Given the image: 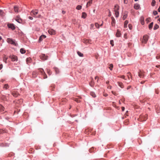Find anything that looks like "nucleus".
Masks as SVG:
<instances>
[{"mask_svg":"<svg viewBox=\"0 0 160 160\" xmlns=\"http://www.w3.org/2000/svg\"><path fill=\"white\" fill-rule=\"evenodd\" d=\"M119 9V6L118 5H115L114 6V12L116 17H118L119 16V12L118 10Z\"/></svg>","mask_w":160,"mask_h":160,"instance_id":"1","label":"nucleus"},{"mask_svg":"<svg viewBox=\"0 0 160 160\" xmlns=\"http://www.w3.org/2000/svg\"><path fill=\"white\" fill-rule=\"evenodd\" d=\"M7 42L9 43H11L15 46L16 45V44L15 42L11 38H8L7 39Z\"/></svg>","mask_w":160,"mask_h":160,"instance_id":"2","label":"nucleus"},{"mask_svg":"<svg viewBox=\"0 0 160 160\" xmlns=\"http://www.w3.org/2000/svg\"><path fill=\"white\" fill-rule=\"evenodd\" d=\"M148 37L147 35H145L143 36V40L142 41V43H146L148 40Z\"/></svg>","mask_w":160,"mask_h":160,"instance_id":"3","label":"nucleus"},{"mask_svg":"<svg viewBox=\"0 0 160 160\" xmlns=\"http://www.w3.org/2000/svg\"><path fill=\"white\" fill-rule=\"evenodd\" d=\"M9 58L12 59V61H17L18 60V58L15 56H10Z\"/></svg>","mask_w":160,"mask_h":160,"instance_id":"4","label":"nucleus"},{"mask_svg":"<svg viewBox=\"0 0 160 160\" xmlns=\"http://www.w3.org/2000/svg\"><path fill=\"white\" fill-rule=\"evenodd\" d=\"M49 33L51 35H55L56 33V31L54 30L51 29H49L48 31Z\"/></svg>","mask_w":160,"mask_h":160,"instance_id":"5","label":"nucleus"},{"mask_svg":"<svg viewBox=\"0 0 160 160\" xmlns=\"http://www.w3.org/2000/svg\"><path fill=\"white\" fill-rule=\"evenodd\" d=\"M41 58L43 60H46L48 58V57L45 54H42L40 56Z\"/></svg>","mask_w":160,"mask_h":160,"instance_id":"6","label":"nucleus"},{"mask_svg":"<svg viewBox=\"0 0 160 160\" xmlns=\"http://www.w3.org/2000/svg\"><path fill=\"white\" fill-rule=\"evenodd\" d=\"M46 38V36H45V35H41L39 37V39L38 40L39 42H41V41H42L43 40V39L45 38Z\"/></svg>","mask_w":160,"mask_h":160,"instance_id":"7","label":"nucleus"},{"mask_svg":"<svg viewBox=\"0 0 160 160\" xmlns=\"http://www.w3.org/2000/svg\"><path fill=\"white\" fill-rule=\"evenodd\" d=\"M8 26L9 28L12 29L13 30L15 29V26L13 24H8Z\"/></svg>","mask_w":160,"mask_h":160,"instance_id":"8","label":"nucleus"},{"mask_svg":"<svg viewBox=\"0 0 160 160\" xmlns=\"http://www.w3.org/2000/svg\"><path fill=\"white\" fill-rule=\"evenodd\" d=\"M121 34L120 32V31L119 30H118L116 34V36L117 37H119L121 36Z\"/></svg>","mask_w":160,"mask_h":160,"instance_id":"9","label":"nucleus"},{"mask_svg":"<svg viewBox=\"0 0 160 160\" xmlns=\"http://www.w3.org/2000/svg\"><path fill=\"white\" fill-rule=\"evenodd\" d=\"M140 22L141 24L142 25H143L144 24V18L143 17H141L140 18Z\"/></svg>","mask_w":160,"mask_h":160,"instance_id":"10","label":"nucleus"},{"mask_svg":"<svg viewBox=\"0 0 160 160\" xmlns=\"http://www.w3.org/2000/svg\"><path fill=\"white\" fill-rule=\"evenodd\" d=\"M16 21L19 23H22V20L20 18L17 17L16 19Z\"/></svg>","mask_w":160,"mask_h":160,"instance_id":"11","label":"nucleus"},{"mask_svg":"<svg viewBox=\"0 0 160 160\" xmlns=\"http://www.w3.org/2000/svg\"><path fill=\"white\" fill-rule=\"evenodd\" d=\"M112 19V26H114L115 24V20L113 17H111Z\"/></svg>","mask_w":160,"mask_h":160,"instance_id":"12","label":"nucleus"},{"mask_svg":"<svg viewBox=\"0 0 160 160\" xmlns=\"http://www.w3.org/2000/svg\"><path fill=\"white\" fill-rule=\"evenodd\" d=\"M8 59V57L6 56V55H4V56L3 58V61L5 62V63H7V60Z\"/></svg>","mask_w":160,"mask_h":160,"instance_id":"13","label":"nucleus"},{"mask_svg":"<svg viewBox=\"0 0 160 160\" xmlns=\"http://www.w3.org/2000/svg\"><path fill=\"white\" fill-rule=\"evenodd\" d=\"M140 6L138 4H135L134 6V8L136 9H138L139 8Z\"/></svg>","mask_w":160,"mask_h":160,"instance_id":"14","label":"nucleus"},{"mask_svg":"<svg viewBox=\"0 0 160 160\" xmlns=\"http://www.w3.org/2000/svg\"><path fill=\"white\" fill-rule=\"evenodd\" d=\"M87 16V14L86 13L84 12H83L82 13V18H85Z\"/></svg>","mask_w":160,"mask_h":160,"instance_id":"15","label":"nucleus"},{"mask_svg":"<svg viewBox=\"0 0 160 160\" xmlns=\"http://www.w3.org/2000/svg\"><path fill=\"white\" fill-rule=\"evenodd\" d=\"M128 23V20H126L124 22V28H126L127 27V25Z\"/></svg>","mask_w":160,"mask_h":160,"instance_id":"16","label":"nucleus"},{"mask_svg":"<svg viewBox=\"0 0 160 160\" xmlns=\"http://www.w3.org/2000/svg\"><path fill=\"white\" fill-rule=\"evenodd\" d=\"M18 7L17 6H14V11H15V12H18Z\"/></svg>","mask_w":160,"mask_h":160,"instance_id":"17","label":"nucleus"},{"mask_svg":"<svg viewBox=\"0 0 160 160\" xmlns=\"http://www.w3.org/2000/svg\"><path fill=\"white\" fill-rule=\"evenodd\" d=\"M20 52L22 54L25 53L26 52V51L23 48H21L20 50Z\"/></svg>","mask_w":160,"mask_h":160,"instance_id":"18","label":"nucleus"},{"mask_svg":"<svg viewBox=\"0 0 160 160\" xmlns=\"http://www.w3.org/2000/svg\"><path fill=\"white\" fill-rule=\"evenodd\" d=\"M125 14L123 16L122 19L123 20H124L125 19L127 18V13L125 12L124 13Z\"/></svg>","mask_w":160,"mask_h":160,"instance_id":"19","label":"nucleus"},{"mask_svg":"<svg viewBox=\"0 0 160 160\" xmlns=\"http://www.w3.org/2000/svg\"><path fill=\"white\" fill-rule=\"evenodd\" d=\"M156 3V1L155 0H152L151 2V5L152 6H154L155 5Z\"/></svg>","mask_w":160,"mask_h":160,"instance_id":"20","label":"nucleus"},{"mask_svg":"<svg viewBox=\"0 0 160 160\" xmlns=\"http://www.w3.org/2000/svg\"><path fill=\"white\" fill-rule=\"evenodd\" d=\"M4 111V107L2 105L0 104V112L3 111Z\"/></svg>","mask_w":160,"mask_h":160,"instance_id":"21","label":"nucleus"},{"mask_svg":"<svg viewBox=\"0 0 160 160\" xmlns=\"http://www.w3.org/2000/svg\"><path fill=\"white\" fill-rule=\"evenodd\" d=\"M153 25V22H152L150 23V24L149 25V27H148L149 28V29H150L152 28V27Z\"/></svg>","mask_w":160,"mask_h":160,"instance_id":"22","label":"nucleus"},{"mask_svg":"<svg viewBox=\"0 0 160 160\" xmlns=\"http://www.w3.org/2000/svg\"><path fill=\"white\" fill-rule=\"evenodd\" d=\"M77 53L78 55L80 57H82L83 56V54L79 51L77 52Z\"/></svg>","mask_w":160,"mask_h":160,"instance_id":"23","label":"nucleus"},{"mask_svg":"<svg viewBox=\"0 0 160 160\" xmlns=\"http://www.w3.org/2000/svg\"><path fill=\"white\" fill-rule=\"evenodd\" d=\"M31 12L34 15H36L38 13V11H37V12H35V11H31Z\"/></svg>","mask_w":160,"mask_h":160,"instance_id":"24","label":"nucleus"},{"mask_svg":"<svg viewBox=\"0 0 160 160\" xmlns=\"http://www.w3.org/2000/svg\"><path fill=\"white\" fill-rule=\"evenodd\" d=\"M82 8V6L80 5H78L77 6L76 9L78 10H80Z\"/></svg>","mask_w":160,"mask_h":160,"instance_id":"25","label":"nucleus"},{"mask_svg":"<svg viewBox=\"0 0 160 160\" xmlns=\"http://www.w3.org/2000/svg\"><path fill=\"white\" fill-rule=\"evenodd\" d=\"M9 87V86L8 84H5L4 86V88H5L6 89H7Z\"/></svg>","mask_w":160,"mask_h":160,"instance_id":"26","label":"nucleus"},{"mask_svg":"<svg viewBox=\"0 0 160 160\" xmlns=\"http://www.w3.org/2000/svg\"><path fill=\"white\" fill-rule=\"evenodd\" d=\"M113 67V65L112 64H111L110 65V67H109V68L110 69V70H112V68Z\"/></svg>","mask_w":160,"mask_h":160,"instance_id":"27","label":"nucleus"},{"mask_svg":"<svg viewBox=\"0 0 160 160\" xmlns=\"http://www.w3.org/2000/svg\"><path fill=\"white\" fill-rule=\"evenodd\" d=\"M158 28H159V26L158 25H157V24H156L154 26V30H155V29H158Z\"/></svg>","mask_w":160,"mask_h":160,"instance_id":"28","label":"nucleus"},{"mask_svg":"<svg viewBox=\"0 0 160 160\" xmlns=\"http://www.w3.org/2000/svg\"><path fill=\"white\" fill-rule=\"evenodd\" d=\"M91 95L93 98H95L96 97V95L94 93L91 92Z\"/></svg>","mask_w":160,"mask_h":160,"instance_id":"29","label":"nucleus"},{"mask_svg":"<svg viewBox=\"0 0 160 160\" xmlns=\"http://www.w3.org/2000/svg\"><path fill=\"white\" fill-rule=\"evenodd\" d=\"M118 85L121 88H123V87L122 86V83L120 82H118Z\"/></svg>","mask_w":160,"mask_h":160,"instance_id":"30","label":"nucleus"},{"mask_svg":"<svg viewBox=\"0 0 160 160\" xmlns=\"http://www.w3.org/2000/svg\"><path fill=\"white\" fill-rule=\"evenodd\" d=\"M90 40H84L83 42H84L87 43H89Z\"/></svg>","mask_w":160,"mask_h":160,"instance_id":"31","label":"nucleus"},{"mask_svg":"<svg viewBox=\"0 0 160 160\" xmlns=\"http://www.w3.org/2000/svg\"><path fill=\"white\" fill-rule=\"evenodd\" d=\"M0 15L1 16L3 15V12L1 10H0Z\"/></svg>","mask_w":160,"mask_h":160,"instance_id":"32","label":"nucleus"},{"mask_svg":"<svg viewBox=\"0 0 160 160\" xmlns=\"http://www.w3.org/2000/svg\"><path fill=\"white\" fill-rule=\"evenodd\" d=\"M12 94L14 97H17V94L15 92H12Z\"/></svg>","mask_w":160,"mask_h":160,"instance_id":"33","label":"nucleus"},{"mask_svg":"<svg viewBox=\"0 0 160 160\" xmlns=\"http://www.w3.org/2000/svg\"><path fill=\"white\" fill-rule=\"evenodd\" d=\"M142 75L141 71H140V72L139 73L138 76L140 78H141Z\"/></svg>","mask_w":160,"mask_h":160,"instance_id":"34","label":"nucleus"},{"mask_svg":"<svg viewBox=\"0 0 160 160\" xmlns=\"http://www.w3.org/2000/svg\"><path fill=\"white\" fill-rule=\"evenodd\" d=\"M158 13L156 11H154L153 12V14L155 15L157 14Z\"/></svg>","mask_w":160,"mask_h":160,"instance_id":"35","label":"nucleus"},{"mask_svg":"<svg viewBox=\"0 0 160 160\" xmlns=\"http://www.w3.org/2000/svg\"><path fill=\"white\" fill-rule=\"evenodd\" d=\"M31 60V58H28L26 60L27 63H28V62H30V61Z\"/></svg>","mask_w":160,"mask_h":160,"instance_id":"36","label":"nucleus"},{"mask_svg":"<svg viewBox=\"0 0 160 160\" xmlns=\"http://www.w3.org/2000/svg\"><path fill=\"white\" fill-rule=\"evenodd\" d=\"M92 3V0H90V1H89V2H88L87 3V6H88V4H91Z\"/></svg>","mask_w":160,"mask_h":160,"instance_id":"37","label":"nucleus"},{"mask_svg":"<svg viewBox=\"0 0 160 160\" xmlns=\"http://www.w3.org/2000/svg\"><path fill=\"white\" fill-rule=\"evenodd\" d=\"M94 82H93L92 81L90 83V85L91 87H93L94 85Z\"/></svg>","mask_w":160,"mask_h":160,"instance_id":"38","label":"nucleus"},{"mask_svg":"<svg viewBox=\"0 0 160 160\" xmlns=\"http://www.w3.org/2000/svg\"><path fill=\"white\" fill-rule=\"evenodd\" d=\"M95 26L96 27H97L98 28H99V25L97 23H96L95 24Z\"/></svg>","mask_w":160,"mask_h":160,"instance_id":"39","label":"nucleus"},{"mask_svg":"<svg viewBox=\"0 0 160 160\" xmlns=\"http://www.w3.org/2000/svg\"><path fill=\"white\" fill-rule=\"evenodd\" d=\"M113 40H111L110 41V44L112 45V46H114V44L113 43Z\"/></svg>","mask_w":160,"mask_h":160,"instance_id":"40","label":"nucleus"},{"mask_svg":"<svg viewBox=\"0 0 160 160\" xmlns=\"http://www.w3.org/2000/svg\"><path fill=\"white\" fill-rule=\"evenodd\" d=\"M128 26L130 29L131 30L132 29V26L130 24H129L128 25Z\"/></svg>","mask_w":160,"mask_h":160,"instance_id":"41","label":"nucleus"},{"mask_svg":"<svg viewBox=\"0 0 160 160\" xmlns=\"http://www.w3.org/2000/svg\"><path fill=\"white\" fill-rule=\"evenodd\" d=\"M156 58L157 59L160 58V55H158L157 56H156Z\"/></svg>","mask_w":160,"mask_h":160,"instance_id":"42","label":"nucleus"},{"mask_svg":"<svg viewBox=\"0 0 160 160\" xmlns=\"http://www.w3.org/2000/svg\"><path fill=\"white\" fill-rule=\"evenodd\" d=\"M128 1L127 0H124V2L125 4H127L128 3Z\"/></svg>","mask_w":160,"mask_h":160,"instance_id":"43","label":"nucleus"},{"mask_svg":"<svg viewBox=\"0 0 160 160\" xmlns=\"http://www.w3.org/2000/svg\"><path fill=\"white\" fill-rule=\"evenodd\" d=\"M120 78L124 79L125 78V76L123 75L121 76H120Z\"/></svg>","mask_w":160,"mask_h":160,"instance_id":"44","label":"nucleus"},{"mask_svg":"<svg viewBox=\"0 0 160 160\" xmlns=\"http://www.w3.org/2000/svg\"><path fill=\"white\" fill-rule=\"evenodd\" d=\"M111 16V12H110V11L109 10V14L108 15V16L109 17H110Z\"/></svg>","mask_w":160,"mask_h":160,"instance_id":"45","label":"nucleus"},{"mask_svg":"<svg viewBox=\"0 0 160 160\" xmlns=\"http://www.w3.org/2000/svg\"><path fill=\"white\" fill-rule=\"evenodd\" d=\"M28 18L30 20H32L33 19V18L32 17H28Z\"/></svg>","mask_w":160,"mask_h":160,"instance_id":"46","label":"nucleus"},{"mask_svg":"<svg viewBox=\"0 0 160 160\" xmlns=\"http://www.w3.org/2000/svg\"><path fill=\"white\" fill-rule=\"evenodd\" d=\"M2 64H1L0 65V70L2 68Z\"/></svg>","mask_w":160,"mask_h":160,"instance_id":"47","label":"nucleus"},{"mask_svg":"<svg viewBox=\"0 0 160 160\" xmlns=\"http://www.w3.org/2000/svg\"><path fill=\"white\" fill-rule=\"evenodd\" d=\"M95 79H98V80H97V81H98V77H97V76H96V77H95Z\"/></svg>","mask_w":160,"mask_h":160,"instance_id":"48","label":"nucleus"},{"mask_svg":"<svg viewBox=\"0 0 160 160\" xmlns=\"http://www.w3.org/2000/svg\"><path fill=\"white\" fill-rule=\"evenodd\" d=\"M124 109H125V108H124V107H122V111H123L124 110Z\"/></svg>","mask_w":160,"mask_h":160,"instance_id":"49","label":"nucleus"},{"mask_svg":"<svg viewBox=\"0 0 160 160\" xmlns=\"http://www.w3.org/2000/svg\"><path fill=\"white\" fill-rule=\"evenodd\" d=\"M158 12H160V6L159 8L158 9Z\"/></svg>","mask_w":160,"mask_h":160,"instance_id":"50","label":"nucleus"},{"mask_svg":"<svg viewBox=\"0 0 160 160\" xmlns=\"http://www.w3.org/2000/svg\"><path fill=\"white\" fill-rule=\"evenodd\" d=\"M62 13L63 14H64L65 13V12H65V11H62Z\"/></svg>","mask_w":160,"mask_h":160,"instance_id":"51","label":"nucleus"},{"mask_svg":"<svg viewBox=\"0 0 160 160\" xmlns=\"http://www.w3.org/2000/svg\"><path fill=\"white\" fill-rule=\"evenodd\" d=\"M93 26H94V25H93V24H91V27L92 28V27H93Z\"/></svg>","mask_w":160,"mask_h":160,"instance_id":"52","label":"nucleus"},{"mask_svg":"<svg viewBox=\"0 0 160 160\" xmlns=\"http://www.w3.org/2000/svg\"><path fill=\"white\" fill-rule=\"evenodd\" d=\"M103 95L105 97H107L108 96V94H104Z\"/></svg>","mask_w":160,"mask_h":160,"instance_id":"53","label":"nucleus"},{"mask_svg":"<svg viewBox=\"0 0 160 160\" xmlns=\"http://www.w3.org/2000/svg\"><path fill=\"white\" fill-rule=\"evenodd\" d=\"M131 87V86H128V88H127V89H129V88H130Z\"/></svg>","mask_w":160,"mask_h":160,"instance_id":"54","label":"nucleus"},{"mask_svg":"<svg viewBox=\"0 0 160 160\" xmlns=\"http://www.w3.org/2000/svg\"><path fill=\"white\" fill-rule=\"evenodd\" d=\"M95 9H94V10H93V12H94V13H95Z\"/></svg>","mask_w":160,"mask_h":160,"instance_id":"55","label":"nucleus"},{"mask_svg":"<svg viewBox=\"0 0 160 160\" xmlns=\"http://www.w3.org/2000/svg\"><path fill=\"white\" fill-rule=\"evenodd\" d=\"M2 37L1 36H0V41L1 40H2Z\"/></svg>","mask_w":160,"mask_h":160,"instance_id":"56","label":"nucleus"},{"mask_svg":"<svg viewBox=\"0 0 160 160\" xmlns=\"http://www.w3.org/2000/svg\"><path fill=\"white\" fill-rule=\"evenodd\" d=\"M160 66V65H158V66H156V67H159Z\"/></svg>","mask_w":160,"mask_h":160,"instance_id":"57","label":"nucleus"},{"mask_svg":"<svg viewBox=\"0 0 160 160\" xmlns=\"http://www.w3.org/2000/svg\"><path fill=\"white\" fill-rule=\"evenodd\" d=\"M158 20L160 22V18H159Z\"/></svg>","mask_w":160,"mask_h":160,"instance_id":"58","label":"nucleus"},{"mask_svg":"<svg viewBox=\"0 0 160 160\" xmlns=\"http://www.w3.org/2000/svg\"><path fill=\"white\" fill-rule=\"evenodd\" d=\"M119 104H121V102H120V101H119Z\"/></svg>","mask_w":160,"mask_h":160,"instance_id":"59","label":"nucleus"},{"mask_svg":"<svg viewBox=\"0 0 160 160\" xmlns=\"http://www.w3.org/2000/svg\"><path fill=\"white\" fill-rule=\"evenodd\" d=\"M41 16L40 15H39L38 16V18H39V17H40Z\"/></svg>","mask_w":160,"mask_h":160,"instance_id":"60","label":"nucleus"},{"mask_svg":"<svg viewBox=\"0 0 160 160\" xmlns=\"http://www.w3.org/2000/svg\"><path fill=\"white\" fill-rule=\"evenodd\" d=\"M150 19V18H147V19L146 20H147V21H148V19Z\"/></svg>","mask_w":160,"mask_h":160,"instance_id":"61","label":"nucleus"},{"mask_svg":"<svg viewBox=\"0 0 160 160\" xmlns=\"http://www.w3.org/2000/svg\"><path fill=\"white\" fill-rule=\"evenodd\" d=\"M75 101H76V102H78V100H75Z\"/></svg>","mask_w":160,"mask_h":160,"instance_id":"62","label":"nucleus"},{"mask_svg":"<svg viewBox=\"0 0 160 160\" xmlns=\"http://www.w3.org/2000/svg\"><path fill=\"white\" fill-rule=\"evenodd\" d=\"M135 0V1H138V0Z\"/></svg>","mask_w":160,"mask_h":160,"instance_id":"63","label":"nucleus"},{"mask_svg":"<svg viewBox=\"0 0 160 160\" xmlns=\"http://www.w3.org/2000/svg\"><path fill=\"white\" fill-rule=\"evenodd\" d=\"M125 36H126V34H125V35H124V37H125Z\"/></svg>","mask_w":160,"mask_h":160,"instance_id":"64","label":"nucleus"}]
</instances>
